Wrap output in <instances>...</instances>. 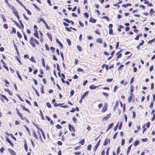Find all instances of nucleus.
<instances>
[{"label":"nucleus","instance_id":"obj_1","mask_svg":"<svg viewBox=\"0 0 155 155\" xmlns=\"http://www.w3.org/2000/svg\"><path fill=\"white\" fill-rule=\"evenodd\" d=\"M62 105V104H58L57 103H54V105L55 107H57L58 106H61V107L66 108L67 107V105H64L63 106H61Z\"/></svg>","mask_w":155,"mask_h":155},{"label":"nucleus","instance_id":"obj_2","mask_svg":"<svg viewBox=\"0 0 155 155\" xmlns=\"http://www.w3.org/2000/svg\"><path fill=\"white\" fill-rule=\"evenodd\" d=\"M68 128L70 131H73L74 132L75 131V129L74 127L71 125L70 124H68Z\"/></svg>","mask_w":155,"mask_h":155},{"label":"nucleus","instance_id":"obj_3","mask_svg":"<svg viewBox=\"0 0 155 155\" xmlns=\"http://www.w3.org/2000/svg\"><path fill=\"white\" fill-rule=\"evenodd\" d=\"M30 41H32V42H35L37 45H38L39 44V43L38 41L36 39L33 37H31L30 39Z\"/></svg>","mask_w":155,"mask_h":155},{"label":"nucleus","instance_id":"obj_4","mask_svg":"<svg viewBox=\"0 0 155 155\" xmlns=\"http://www.w3.org/2000/svg\"><path fill=\"white\" fill-rule=\"evenodd\" d=\"M107 104H104V105L102 108V112H104L106 110H107Z\"/></svg>","mask_w":155,"mask_h":155},{"label":"nucleus","instance_id":"obj_5","mask_svg":"<svg viewBox=\"0 0 155 155\" xmlns=\"http://www.w3.org/2000/svg\"><path fill=\"white\" fill-rule=\"evenodd\" d=\"M110 139H109L108 140L107 138L105 140V141H104V146L107 145L108 144V143L110 142Z\"/></svg>","mask_w":155,"mask_h":155},{"label":"nucleus","instance_id":"obj_6","mask_svg":"<svg viewBox=\"0 0 155 155\" xmlns=\"http://www.w3.org/2000/svg\"><path fill=\"white\" fill-rule=\"evenodd\" d=\"M133 96H134L133 94L132 93H130V95L128 99V101L129 102H130L131 101V99Z\"/></svg>","mask_w":155,"mask_h":155},{"label":"nucleus","instance_id":"obj_7","mask_svg":"<svg viewBox=\"0 0 155 155\" xmlns=\"http://www.w3.org/2000/svg\"><path fill=\"white\" fill-rule=\"evenodd\" d=\"M32 134L34 137H35L37 139H38V137L35 131H32Z\"/></svg>","mask_w":155,"mask_h":155},{"label":"nucleus","instance_id":"obj_8","mask_svg":"<svg viewBox=\"0 0 155 155\" xmlns=\"http://www.w3.org/2000/svg\"><path fill=\"white\" fill-rule=\"evenodd\" d=\"M100 140H99L98 142L97 143V144L95 145V147L94 148V149H93L94 150V151H95L96 150L97 147L99 146V142H100Z\"/></svg>","mask_w":155,"mask_h":155},{"label":"nucleus","instance_id":"obj_9","mask_svg":"<svg viewBox=\"0 0 155 155\" xmlns=\"http://www.w3.org/2000/svg\"><path fill=\"white\" fill-rule=\"evenodd\" d=\"M61 75L62 76V77L61 78V80L62 81L63 83H65V81L64 80V79L65 78V75L63 74H61Z\"/></svg>","mask_w":155,"mask_h":155},{"label":"nucleus","instance_id":"obj_10","mask_svg":"<svg viewBox=\"0 0 155 155\" xmlns=\"http://www.w3.org/2000/svg\"><path fill=\"white\" fill-rule=\"evenodd\" d=\"M21 107L22 108V109L23 110H24L26 111H28V112L29 111L28 110L27 108L25 107V106H24L23 105L21 104Z\"/></svg>","mask_w":155,"mask_h":155},{"label":"nucleus","instance_id":"obj_11","mask_svg":"<svg viewBox=\"0 0 155 155\" xmlns=\"http://www.w3.org/2000/svg\"><path fill=\"white\" fill-rule=\"evenodd\" d=\"M97 87L94 86L93 85H91L89 87V88L90 89L93 90L97 88Z\"/></svg>","mask_w":155,"mask_h":155},{"label":"nucleus","instance_id":"obj_12","mask_svg":"<svg viewBox=\"0 0 155 155\" xmlns=\"http://www.w3.org/2000/svg\"><path fill=\"white\" fill-rule=\"evenodd\" d=\"M88 94V91H87L81 96V98H83L84 97L86 96Z\"/></svg>","mask_w":155,"mask_h":155},{"label":"nucleus","instance_id":"obj_13","mask_svg":"<svg viewBox=\"0 0 155 155\" xmlns=\"http://www.w3.org/2000/svg\"><path fill=\"white\" fill-rule=\"evenodd\" d=\"M34 35L35 37L39 38L38 37V34L37 33V30L36 29L35 30V31H34Z\"/></svg>","mask_w":155,"mask_h":155},{"label":"nucleus","instance_id":"obj_14","mask_svg":"<svg viewBox=\"0 0 155 155\" xmlns=\"http://www.w3.org/2000/svg\"><path fill=\"white\" fill-rule=\"evenodd\" d=\"M13 8H14L12 6V9H13V11H12L13 13H14L15 16L16 17L17 16H18V12L16 11H14L13 10Z\"/></svg>","mask_w":155,"mask_h":155},{"label":"nucleus","instance_id":"obj_15","mask_svg":"<svg viewBox=\"0 0 155 155\" xmlns=\"http://www.w3.org/2000/svg\"><path fill=\"white\" fill-rule=\"evenodd\" d=\"M56 42L61 47H63V45L62 43L57 38L56 39Z\"/></svg>","mask_w":155,"mask_h":155},{"label":"nucleus","instance_id":"obj_16","mask_svg":"<svg viewBox=\"0 0 155 155\" xmlns=\"http://www.w3.org/2000/svg\"><path fill=\"white\" fill-rule=\"evenodd\" d=\"M6 141H7V142L9 143H10V144L11 145H12V146H13V144L12 143V142H11V140H10L8 139V138H6Z\"/></svg>","mask_w":155,"mask_h":155},{"label":"nucleus","instance_id":"obj_17","mask_svg":"<svg viewBox=\"0 0 155 155\" xmlns=\"http://www.w3.org/2000/svg\"><path fill=\"white\" fill-rule=\"evenodd\" d=\"M89 21L91 22L94 23L96 22V20H95L94 19H93L92 18H91L90 19Z\"/></svg>","mask_w":155,"mask_h":155},{"label":"nucleus","instance_id":"obj_18","mask_svg":"<svg viewBox=\"0 0 155 155\" xmlns=\"http://www.w3.org/2000/svg\"><path fill=\"white\" fill-rule=\"evenodd\" d=\"M9 152L12 155H15L16 154L15 152L12 150L10 149L9 151Z\"/></svg>","mask_w":155,"mask_h":155},{"label":"nucleus","instance_id":"obj_19","mask_svg":"<svg viewBox=\"0 0 155 155\" xmlns=\"http://www.w3.org/2000/svg\"><path fill=\"white\" fill-rule=\"evenodd\" d=\"M16 73H17V76H18V78H19V79L21 80V81H22V79L21 78V76L18 73V71H16Z\"/></svg>","mask_w":155,"mask_h":155},{"label":"nucleus","instance_id":"obj_20","mask_svg":"<svg viewBox=\"0 0 155 155\" xmlns=\"http://www.w3.org/2000/svg\"><path fill=\"white\" fill-rule=\"evenodd\" d=\"M30 60L34 63L36 62V61L34 60V58L33 56H32L31 58L30 59Z\"/></svg>","mask_w":155,"mask_h":155},{"label":"nucleus","instance_id":"obj_21","mask_svg":"<svg viewBox=\"0 0 155 155\" xmlns=\"http://www.w3.org/2000/svg\"><path fill=\"white\" fill-rule=\"evenodd\" d=\"M131 145H130V146H129L128 147V148L127 150V155H128V153L130 152V149H131Z\"/></svg>","mask_w":155,"mask_h":155},{"label":"nucleus","instance_id":"obj_22","mask_svg":"<svg viewBox=\"0 0 155 155\" xmlns=\"http://www.w3.org/2000/svg\"><path fill=\"white\" fill-rule=\"evenodd\" d=\"M139 143V141L138 140H136L134 143V145L135 146H136L138 145Z\"/></svg>","mask_w":155,"mask_h":155},{"label":"nucleus","instance_id":"obj_23","mask_svg":"<svg viewBox=\"0 0 155 155\" xmlns=\"http://www.w3.org/2000/svg\"><path fill=\"white\" fill-rule=\"evenodd\" d=\"M17 35L19 38H21L22 35L19 31L17 32Z\"/></svg>","mask_w":155,"mask_h":155},{"label":"nucleus","instance_id":"obj_24","mask_svg":"<svg viewBox=\"0 0 155 155\" xmlns=\"http://www.w3.org/2000/svg\"><path fill=\"white\" fill-rule=\"evenodd\" d=\"M110 115H108L107 116H106V117H104L103 118L102 120H107L110 117Z\"/></svg>","mask_w":155,"mask_h":155},{"label":"nucleus","instance_id":"obj_25","mask_svg":"<svg viewBox=\"0 0 155 155\" xmlns=\"http://www.w3.org/2000/svg\"><path fill=\"white\" fill-rule=\"evenodd\" d=\"M47 35L49 38V39L51 41H52V37H51V34L49 33H47Z\"/></svg>","mask_w":155,"mask_h":155},{"label":"nucleus","instance_id":"obj_26","mask_svg":"<svg viewBox=\"0 0 155 155\" xmlns=\"http://www.w3.org/2000/svg\"><path fill=\"white\" fill-rule=\"evenodd\" d=\"M37 133L38 134V135H39V138L42 141V138H41V135L40 133V132L39 131H38L37 132Z\"/></svg>","mask_w":155,"mask_h":155},{"label":"nucleus","instance_id":"obj_27","mask_svg":"<svg viewBox=\"0 0 155 155\" xmlns=\"http://www.w3.org/2000/svg\"><path fill=\"white\" fill-rule=\"evenodd\" d=\"M18 114V115L19 117H21V119L22 120H23L22 115V114L20 112L18 114Z\"/></svg>","mask_w":155,"mask_h":155},{"label":"nucleus","instance_id":"obj_28","mask_svg":"<svg viewBox=\"0 0 155 155\" xmlns=\"http://www.w3.org/2000/svg\"><path fill=\"white\" fill-rule=\"evenodd\" d=\"M13 22L15 23V24L16 25H17V26L19 28H21V27L19 26V25L18 24V23H17V22H16L15 21H14V20H13Z\"/></svg>","mask_w":155,"mask_h":155},{"label":"nucleus","instance_id":"obj_29","mask_svg":"<svg viewBox=\"0 0 155 155\" xmlns=\"http://www.w3.org/2000/svg\"><path fill=\"white\" fill-rule=\"evenodd\" d=\"M30 43L31 45L33 47H35V45L33 42H32V41H30Z\"/></svg>","mask_w":155,"mask_h":155},{"label":"nucleus","instance_id":"obj_30","mask_svg":"<svg viewBox=\"0 0 155 155\" xmlns=\"http://www.w3.org/2000/svg\"><path fill=\"white\" fill-rule=\"evenodd\" d=\"M67 41L68 42L69 45L70 46L71 45V41L69 39L67 38Z\"/></svg>","mask_w":155,"mask_h":155},{"label":"nucleus","instance_id":"obj_31","mask_svg":"<svg viewBox=\"0 0 155 155\" xmlns=\"http://www.w3.org/2000/svg\"><path fill=\"white\" fill-rule=\"evenodd\" d=\"M1 96L2 97L5 99V100H7V101H8V99H7V97L5 96L4 95H3V94H1Z\"/></svg>","mask_w":155,"mask_h":155},{"label":"nucleus","instance_id":"obj_32","mask_svg":"<svg viewBox=\"0 0 155 155\" xmlns=\"http://www.w3.org/2000/svg\"><path fill=\"white\" fill-rule=\"evenodd\" d=\"M92 146L91 144L89 145L87 147V149L88 150H90Z\"/></svg>","mask_w":155,"mask_h":155},{"label":"nucleus","instance_id":"obj_33","mask_svg":"<svg viewBox=\"0 0 155 155\" xmlns=\"http://www.w3.org/2000/svg\"><path fill=\"white\" fill-rule=\"evenodd\" d=\"M84 139L81 140L79 142V143L81 144V145H83L84 143Z\"/></svg>","mask_w":155,"mask_h":155},{"label":"nucleus","instance_id":"obj_34","mask_svg":"<svg viewBox=\"0 0 155 155\" xmlns=\"http://www.w3.org/2000/svg\"><path fill=\"white\" fill-rule=\"evenodd\" d=\"M18 21H19V22H20V23L21 25V27L23 29L24 28V25H23V23H22L21 21L19 20Z\"/></svg>","mask_w":155,"mask_h":155},{"label":"nucleus","instance_id":"obj_35","mask_svg":"<svg viewBox=\"0 0 155 155\" xmlns=\"http://www.w3.org/2000/svg\"><path fill=\"white\" fill-rule=\"evenodd\" d=\"M97 41L99 43H102V41L101 38H99L97 39Z\"/></svg>","mask_w":155,"mask_h":155},{"label":"nucleus","instance_id":"obj_36","mask_svg":"<svg viewBox=\"0 0 155 155\" xmlns=\"http://www.w3.org/2000/svg\"><path fill=\"white\" fill-rule=\"evenodd\" d=\"M77 48L79 51H81L82 50V49L81 47L79 45L77 46Z\"/></svg>","mask_w":155,"mask_h":155},{"label":"nucleus","instance_id":"obj_37","mask_svg":"<svg viewBox=\"0 0 155 155\" xmlns=\"http://www.w3.org/2000/svg\"><path fill=\"white\" fill-rule=\"evenodd\" d=\"M46 105L49 108H51V105L49 103H46Z\"/></svg>","mask_w":155,"mask_h":155},{"label":"nucleus","instance_id":"obj_38","mask_svg":"<svg viewBox=\"0 0 155 155\" xmlns=\"http://www.w3.org/2000/svg\"><path fill=\"white\" fill-rule=\"evenodd\" d=\"M109 33L110 34L113 35V30L112 28L109 29Z\"/></svg>","mask_w":155,"mask_h":155},{"label":"nucleus","instance_id":"obj_39","mask_svg":"<svg viewBox=\"0 0 155 155\" xmlns=\"http://www.w3.org/2000/svg\"><path fill=\"white\" fill-rule=\"evenodd\" d=\"M56 127L57 129H61L62 128V127L60 125L57 124L56 125Z\"/></svg>","mask_w":155,"mask_h":155},{"label":"nucleus","instance_id":"obj_40","mask_svg":"<svg viewBox=\"0 0 155 155\" xmlns=\"http://www.w3.org/2000/svg\"><path fill=\"white\" fill-rule=\"evenodd\" d=\"M24 147L25 149V150L26 151H27L28 150V147H27V146L26 144L25 143L24 144Z\"/></svg>","mask_w":155,"mask_h":155},{"label":"nucleus","instance_id":"obj_41","mask_svg":"<svg viewBox=\"0 0 155 155\" xmlns=\"http://www.w3.org/2000/svg\"><path fill=\"white\" fill-rule=\"evenodd\" d=\"M5 150V148L3 147H2L1 149H0V151L1 153H2L4 150Z\"/></svg>","mask_w":155,"mask_h":155},{"label":"nucleus","instance_id":"obj_42","mask_svg":"<svg viewBox=\"0 0 155 155\" xmlns=\"http://www.w3.org/2000/svg\"><path fill=\"white\" fill-rule=\"evenodd\" d=\"M64 20L66 22L68 23H71V21L68 19H64Z\"/></svg>","mask_w":155,"mask_h":155},{"label":"nucleus","instance_id":"obj_43","mask_svg":"<svg viewBox=\"0 0 155 155\" xmlns=\"http://www.w3.org/2000/svg\"><path fill=\"white\" fill-rule=\"evenodd\" d=\"M118 124H119V123L118 122L117 123V125L114 127V131H115L117 129V127H118Z\"/></svg>","mask_w":155,"mask_h":155},{"label":"nucleus","instance_id":"obj_44","mask_svg":"<svg viewBox=\"0 0 155 155\" xmlns=\"http://www.w3.org/2000/svg\"><path fill=\"white\" fill-rule=\"evenodd\" d=\"M113 123H112L110 124L108 126V128H109L110 129L111 128L113 125Z\"/></svg>","mask_w":155,"mask_h":155},{"label":"nucleus","instance_id":"obj_45","mask_svg":"<svg viewBox=\"0 0 155 155\" xmlns=\"http://www.w3.org/2000/svg\"><path fill=\"white\" fill-rule=\"evenodd\" d=\"M3 27L6 29H7L8 28V26L6 24H4Z\"/></svg>","mask_w":155,"mask_h":155},{"label":"nucleus","instance_id":"obj_46","mask_svg":"<svg viewBox=\"0 0 155 155\" xmlns=\"http://www.w3.org/2000/svg\"><path fill=\"white\" fill-rule=\"evenodd\" d=\"M78 71L79 72H82L84 71V70L81 68H79L78 69Z\"/></svg>","mask_w":155,"mask_h":155},{"label":"nucleus","instance_id":"obj_47","mask_svg":"<svg viewBox=\"0 0 155 155\" xmlns=\"http://www.w3.org/2000/svg\"><path fill=\"white\" fill-rule=\"evenodd\" d=\"M12 32L14 33H15L16 32V30L14 28L12 27Z\"/></svg>","mask_w":155,"mask_h":155},{"label":"nucleus","instance_id":"obj_48","mask_svg":"<svg viewBox=\"0 0 155 155\" xmlns=\"http://www.w3.org/2000/svg\"><path fill=\"white\" fill-rule=\"evenodd\" d=\"M84 16H85L87 18L88 17V14L87 12H85L84 14Z\"/></svg>","mask_w":155,"mask_h":155},{"label":"nucleus","instance_id":"obj_49","mask_svg":"<svg viewBox=\"0 0 155 155\" xmlns=\"http://www.w3.org/2000/svg\"><path fill=\"white\" fill-rule=\"evenodd\" d=\"M125 140L124 139H122L121 140V145H123L124 143Z\"/></svg>","mask_w":155,"mask_h":155},{"label":"nucleus","instance_id":"obj_50","mask_svg":"<svg viewBox=\"0 0 155 155\" xmlns=\"http://www.w3.org/2000/svg\"><path fill=\"white\" fill-rule=\"evenodd\" d=\"M87 80H85L83 82V86H85L86 84L87 83Z\"/></svg>","mask_w":155,"mask_h":155},{"label":"nucleus","instance_id":"obj_51","mask_svg":"<svg viewBox=\"0 0 155 155\" xmlns=\"http://www.w3.org/2000/svg\"><path fill=\"white\" fill-rule=\"evenodd\" d=\"M74 90H72L70 91L71 96H72L74 94Z\"/></svg>","mask_w":155,"mask_h":155},{"label":"nucleus","instance_id":"obj_52","mask_svg":"<svg viewBox=\"0 0 155 155\" xmlns=\"http://www.w3.org/2000/svg\"><path fill=\"white\" fill-rule=\"evenodd\" d=\"M117 132L115 133L114 134V135L113 136V138L114 139H115L116 138V137H117Z\"/></svg>","mask_w":155,"mask_h":155},{"label":"nucleus","instance_id":"obj_53","mask_svg":"<svg viewBox=\"0 0 155 155\" xmlns=\"http://www.w3.org/2000/svg\"><path fill=\"white\" fill-rule=\"evenodd\" d=\"M57 70L58 71H60V68L59 67V66L58 65V64H57Z\"/></svg>","mask_w":155,"mask_h":155},{"label":"nucleus","instance_id":"obj_54","mask_svg":"<svg viewBox=\"0 0 155 155\" xmlns=\"http://www.w3.org/2000/svg\"><path fill=\"white\" fill-rule=\"evenodd\" d=\"M124 118L125 119V122H127V116L125 114H124Z\"/></svg>","mask_w":155,"mask_h":155},{"label":"nucleus","instance_id":"obj_55","mask_svg":"<svg viewBox=\"0 0 155 155\" xmlns=\"http://www.w3.org/2000/svg\"><path fill=\"white\" fill-rule=\"evenodd\" d=\"M45 47L46 48V49L47 50H49V47L47 45V44H45Z\"/></svg>","mask_w":155,"mask_h":155},{"label":"nucleus","instance_id":"obj_56","mask_svg":"<svg viewBox=\"0 0 155 155\" xmlns=\"http://www.w3.org/2000/svg\"><path fill=\"white\" fill-rule=\"evenodd\" d=\"M122 55V54L121 53H120L119 54V55L117 56V60L118 58H120L121 57Z\"/></svg>","mask_w":155,"mask_h":155},{"label":"nucleus","instance_id":"obj_57","mask_svg":"<svg viewBox=\"0 0 155 155\" xmlns=\"http://www.w3.org/2000/svg\"><path fill=\"white\" fill-rule=\"evenodd\" d=\"M102 18H105L108 21H109V18L107 16H104L102 17Z\"/></svg>","mask_w":155,"mask_h":155},{"label":"nucleus","instance_id":"obj_58","mask_svg":"<svg viewBox=\"0 0 155 155\" xmlns=\"http://www.w3.org/2000/svg\"><path fill=\"white\" fill-rule=\"evenodd\" d=\"M113 80V79L112 78L110 79H107V81L108 82H110L111 81Z\"/></svg>","mask_w":155,"mask_h":155},{"label":"nucleus","instance_id":"obj_59","mask_svg":"<svg viewBox=\"0 0 155 155\" xmlns=\"http://www.w3.org/2000/svg\"><path fill=\"white\" fill-rule=\"evenodd\" d=\"M141 140L143 142H145L147 141V138L142 139Z\"/></svg>","mask_w":155,"mask_h":155},{"label":"nucleus","instance_id":"obj_60","mask_svg":"<svg viewBox=\"0 0 155 155\" xmlns=\"http://www.w3.org/2000/svg\"><path fill=\"white\" fill-rule=\"evenodd\" d=\"M72 120L74 123H76V121L77 120V119L74 117H73L72 118Z\"/></svg>","mask_w":155,"mask_h":155},{"label":"nucleus","instance_id":"obj_61","mask_svg":"<svg viewBox=\"0 0 155 155\" xmlns=\"http://www.w3.org/2000/svg\"><path fill=\"white\" fill-rule=\"evenodd\" d=\"M103 94L106 97H107L108 96V94L107 93L103 92Z\"/></svg>","mask_w":155,"mask_h":155},{"label":"nucleus","instance_id":"obj_62","mask_svg":"<svg viewBox=\"0 0 155 155\" xmlns=\"http://www.w3.org/2000/svg\"><path fill=\"white\" fill-rule=\"evenodd\" d=\"M144 43V41L143 40H142L141 42L139 44V45H140V46L142 45Z\"/></svg>","mask_w":155,"mask_h":155},{"label":"nucleus","instance_id":"obj_63","mask_svg":"<svg viewBox=\"0 0 155 155\" xmlns=\"http://www.w3.org/2000/svg\"><path fill=\"white\" fill-rule=\"evenodd\" d=\"M57 144L59 145H61L62 144V143L61 141H58L57 142Z\"/></svg>","mask_w":155,"mask_h":155},{"label":"nucleus","instance_id":"obj_64","mask_svg":"<svg viewBox=\"0 0 155 155\" xmlns=\"http://www.w3.org/2000/svg\"><path fill=\"white\" fill-rule=\"evenodd\" d=\"M155 118V114H154L153 115V117L152 118L151 120V121H153Z\"/></svg>","mask_w":155,"mask_h":155}]
</instances>
